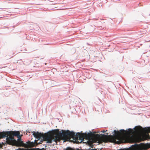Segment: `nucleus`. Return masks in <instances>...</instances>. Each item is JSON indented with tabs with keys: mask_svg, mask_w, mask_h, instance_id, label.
Returning a JSON list of instances; mask_svg holds the SVG:
<instances>
[{
	"mask_svg": "<svg viewBox=\"0 0 150 150\" xmlns=\"http://www.w3.org/2000/svg\"><path fill=\"white\" fill-rule=\"evenodd\" d=\"M114 132L115 135L113 136L108 135L96 134L90 140L89 144L91 146L94 143L99 142L100 140V135L101 137L104 140V142L112 141L116 142V140H122L127 134H132L133 133V130L131 129H129L127 131L124 129H121L120 131L114 130Z\"/></svg>",
	"mask_w": 150,
	"mask_h": 150,
	"instance_id": "obj_1",
	"label": "nucleus"
},
{
	"mask_svg": "<svg viewBox=\"0 0 150 150\" xmlns=\"http://www.w3.org/2000/svg\"><path fill=\"white\" fill-rule=\"evenodd\" d=\"M62 132L58 129L53 130L54 140V142H59L62 138H66L67 137L70 138L74 137L75 133L73 131L70 132L69 130H62Z\"/></svg>",
	"mask_w": 150,
	"mask_h": 150,
	"instance_id": "obj_2",
	"label": "nucleus"
},
{
	"mask_svg": "<svg viewBox=\"0 0 150 150\" xmlns=\"http://www.w3.org/2000/svg\"><path fill=\"white\" fill-rule=\"evenodd\" d=\"M7 133L9 135L8 137L6 138L7 143L10 145L18 146V145L21 140V137L20 135V132L17 131L8 132Z\"/></svg>",
	"mask_w": 150,
	"mask_h": 150,
	"instance_id": "obj_3",
	"label": "nucleus"
},
{
	"mask_svg": "<svg viewBox=\"0 0 150 150\" xmlns=\"http://www.w3.org/2000/svg\"><path fill=\"white\" fill-rule=\"evenodd\" d=\"M53 130L48 132L47 133L44 134L39 132H33V134L35 137L38 139V140H40L41 142L44 141H47L48 143H52V141L54 140Z\"/></svg>",
	"mask_w": 150,
	"mask_h": 150,
	"instance_id": "obj_4",
	"label": "nucleus"
},
{
	"mask_svg": "<svg viewBox=\"0 0 150 150\" xmlns=\"http://www.w3.org/2000/svg\"><path fill=\"white\" fill-rule=\"evenodd\" d=\"M18 145V146H23L26 148L31 147L34 146V143L29 141L27 142L26 144L24 143L22 141H20Z\"/></svg>",
	"mask_w": 150,
	"mask_h": 150,
	"instance_id": "obj_5",
	"label": "nucleus"
},
{
	"mask_svg": "<svg viewBox=\"0 0 150 150\" xmlns=\"http://www.w3.org/2000/svg\"><path fill=\"white\" fill-rule=\"evenodd\" d=\"M74 137L75 136H76L77 138H79V140H81V141H83L84 138V136L82 134H81L79 133H77L76 134L75 133Z\"/></svg>",
	"mask_w": 150,
	"mask_h": 150,
	"instance_id": "obj_6",
	"label": "nucleus"
},
{
	"mask_svg": "<svg viewBox=\"0 0 150 150\" xmlns=\"http://www.w3.org/2000/svg\"><path fill=\"white\" fill-rule=\"evenodd\" d=\"M8 132H4L0 133V139L4 138L6 137H8V136L9 137V135H8V134L7 133Z\"/></svg>",
	"mask_w": 150,
	"mask_h": 150,
	"instance_id": "obj_7",
	"label": "nucleus"
},
{
	"mask_svg": "<svg viewBox=\"0 0 150 150\" xmlns=\"http://www.w3.org/2000/svg\"><path fill=\"white\" fill-rule=\"evenodd\" d=\"M132 141L133 143L139 142H140L139 139L137 137H132Z\"/></svg>",
	"mask_w": 150,
	"mask_h": 150,
	"instance_id": "obj_8",
	"label": "nucleus"
},
{
	"mask_svg": "<svg viewBox=\"0 0 150 150\" xmlns=\"http://www.w3.org/2000/svg\"><path fill=\"white\" fill-rule=\"evenodd\" d=\"M136 131L137 132H140L141 130L142 129V127H135Z\"/></svg>",
	"mask_w": 150,
	"mask_h": 150,
	"instance_id": "obj_9",
	"label": "nucleus"
},
{
	"mask_svg": "<svg viewBox=\"0 0 150 150\" xmlns=\"http://www.w3.org/2000/svg\"><path fill=\"white\" fill-rule=\"evenodd\" d=\"M147 33V31H146V32H145V33Z\"/></svg>",
	"mask_w": 150,
	"mask_h": 150,
	"instance_id": "obj_10",
	"label": "nucleus"
},
{
	"mask_svg": "<svg viewBox=\"0 0 150 150\" xmlns=\"http://www.w3.org/2000/svg\"><path fill=\"white\" fill-rule=\"evenodd\" d=\"M41 143H40V142H39L38 143V144H40Z\"/></svg>",
	"mask_w": 150,
	"mask_h": 150,
	"instance_id": "obj_11",
	"label": "nucleus"
},
{
	"mask_svg": "<svg viewBox=\"0 0 150 150\" xmlns=\"http://www.w3.org/2000/svg\"><path fill=\"white\" fill-rule=\"evenodd\" d=\"M105 132V131H103V132Z\"/></svg>",
	"mask_w": 150,
	"mask_h": 150,
	"instance_id": "obj_12",
	"label": "nucleus"
},
{
	"mask_svg": "<svg viewBox=\"0 0 150 150\" xmlns=\"http://www.w3.org/2000/svg\"><path fill=\"white\" fill-rule=\"evenodd\" d=\"M91 150H93V149H91Z\"/></svg>",
	"mask_w": 150,
	"mask_h": 150,
	"instance_id": "obj_13",
	"label": "nucleus"
}]
</instances>
